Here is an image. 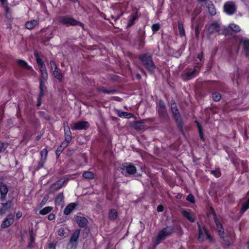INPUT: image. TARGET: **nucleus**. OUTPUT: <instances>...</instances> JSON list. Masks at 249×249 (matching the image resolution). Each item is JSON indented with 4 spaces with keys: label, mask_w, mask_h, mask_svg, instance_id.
I'll return each instance as SVG.
<instances>
[{
    "label": "nucleus",
    "mask_w": 249,
    "mask_h": 249,
    "mask_svg": "<svg viewBox=\"0 0 249 249\" xmlns=\"http://www.w3.org/2000/svg\"><path fill=\"white\" fill-rule=\"evenodd\" d=\"M83 177L87 179H91L94 178V174L90 171H86L83 173Z\"/></svg>",
    "instance_id": "obj_29"
},
{
    "label": "nucleus",
    "mask_w": 249,
    "mask_h": 249,
    "mask_svg": "<svg viewBox=\"0 0 249 249\" xmlns=\"http://www.w3.org/2000/svg\"><path fill=\"white\" fill-rule=\"evenodd\" d=\"M160 25L159 24H154L152 26V29L153 32H157L160 29Z\"/></svg>",
    "instance_id": "obj_45"
},
{
    "label": "nucleus",
    "mask_w": 249,
    "mask_h": 249,
    "mask_svg": "<svg viewBox=\"0 0 249 249\" xmlns=\"http://www.w3.org/2000/svg\"><path fill=\"white\" fill-rule=\"evenodd\" d=\"M67 181V179H60L52 185L50 188V192L54 193L60 189L63 184Z\"/></svg>",
    "instance_id": "obj_10"
},
{
    "label": "nucleus",
    "mask_w": 249,
    "mask_h": 249,
    "mask_svg": "<svg viewBox=\"0 0 249 249\" xmlns=\"http://www.w3.org/2000/svg\"><path fill=\"white\" fill-rule=\"evenodd\" d=\"M118 216V213L116 210L111 209L108 213V217L110 220H115Z\"/></svg>",
    "instance_id": "obj_26"
},
{
    "label": "nucleus",
    "mask_w": 249,
    "mask_h": 249,
    "mask_svg": "<svg viewBox=\"0 0 249 249\" xmlns=\"http://www.w3.org/2000/svg\"><path fill=\"white\" fill-rule=\"evenodd\" d=\"M65 230L63 228H60L58 231V234L60 236H63L64 235Z\"/></svg>",
    "instance_id": "obj_49"
},
{
    "label": "nucleus",
    "mask_w": 249,
    "mask_h": 249,
    "mask_svg": "<svg viewBox=\"0 0 249 249\" xmlns=\"http://www.w3.org/2000/svg\"><path fill=\"white\" fill-rule=\"evenodd\" d=\"M46 201H47V198L44 197L42 200V202H45Z\"/></svg>",
    "instance_id": "obj_60"
},
{
    "label": "nucleus",
    "mask_w": 249,
    "mask_h": 249,
    "mask_svg": "<svg viewBox=\"0 0 249 249\" xmlns=\"http://www.w3.org/2000/svg\"><path fill=\"white\" fill-rule=\"evenodd\" d=\"M172 113L174 115V117L176 120V122L178 125L181 126L182 124V120L180 117V115L178 112V110H172Z\"/></svg>",
    "instance_id": "obj_19"
},
{
    "label": "nucleus",
    "mask_w": 249,
    "mask_h": 249,
    "mask_svg": "<svg viewBox=\"0 0 249 249\" xmlns=\"http://www.w3.org/2000/svg\"><path fill=\"white\" fill-rule=\"evenodd\" d=\"M212 98L214 101L218 102L221 99V95L219 93L214 92L212 94Z\"/></svg>",
    "instance_id": "obj_35"
},
{
    "label": "nucleus",
    "mask_w": 249,
    "mask_h": 249,
    "mask_svg": "<svg viewBox=\"0 0 249 249\" xmlns=\"http://www.w3.org/2000/svg\"><path fill=\"white\" fill-rule=\"evenodd\" d=\"M30 241L31 243H33L35 241V235L34 234L33 231L31 230L30 231Z\"/></svg>",
    "instance_id": "obj_48"
},
{
    "label": "nucleus",
    "mask_w": 249,
    "mask_h": 249,
    "mask_svg": "<svg viewBox=\"0 0 249 249\" xmlns=\"http://www.w3.org/2000/svg\"><path fill=\"white\" fill-rule=\"evenodd\" d=\"M39 25V20L33 19L27 21L25 23V27L29 30H32L38 26Z\"/></svg>",
    "instance_id": "obj_13"
},
{
    "label": "nucleus",
    "mask_w": 249,
    "mask_h": 249,
    "mask_svg": "<svg viewBox=\"0 0 249 249\" xmlns=\"http://www.w3.org/2000/svg\"><path fill=\"white\" fill-rule=\"evenodd\" d=\"M248 248L249 249V242H248Z\"/></svg>",
    "instance_id": "obj_61"
},
{
    "label": "nucleus",
    "mask_w": 249,
    "mask_h": 249,
    "mask_svg": "<svg viewBox=\"0 0 249 249\" xmlns=\"http://www.w3.org/2000/svg\"><path fill=\"white\" fill-rule=\"evenodd\" d=\"M52 210L53 207H46L40 211L39 214L41 215H45L50 212Z\"/></svg>",
    "instance_id": "obj_30"
},
{
    "label": "nucleus",
    "mask_w": 249,
    "mask_h": 249,
    "mask_svg": "<svg viewBox=\"0 0 249 249\" xmlns=\"http://www.w3.org/2000/svg\"><path fill=\"white\" fill-rule=\"evenodd\" d=\"M59 22L63 24H66L67 25H80L81 26H83V24L82 23L75 20L74 19L67 17H61L59 19Z\"/></svg>",
    "instance_id": "obj_4"
},
{
    "label": "nucleus",
    "mask_w": 249,
    "mask_h": 249,
    "mask_svg": "<svg viewBox=\"0 0 249 249\" xmlns=\"http://www.w3.org/2000/svg\"><path fill=\"white\" fill-rule=\"evenodd\" d=\"M211 173L215 177H219L221 176V173L219 170H212Z\"/></svg>",
    "instance_id": "obj_42"
},
{
    "label": "nucleus",
    "mask_w": 249,
    "mask_h": 249,
    "mask_svg": "<svg viewBox=\"0 0 249 249\" xmlns=\"http://www.w3.org/2000/svg\"><path fill=\"white\" fill-rule=\"evenodd\" d=\"M6 195L0 194V199L1 202L4 201L5 200Z\"/></svg>",
    "instance_id": "obj_52"
},
{
    "label": "nucleus",
    "mask_w": 249,
    "mask_h": 249,
    "mask_svg": "<svg viewBox=\"0 0 249 249\" xmlns=\"http://www.w3.org/2000/svg\"><path fill=\"white\" fill-rule=\"evenodd\" d=\"M49 248L50 249H54V245L53 244H51L49 245Z\"/></svg>",
    "instance_id": "obj_58"
},
{
    "label": "nucleus",
    "mask_w": 249,
    "mask_h": 249,
    "mask_svg": "<svg viewBox=\"0 0 249 249\" xmlns=\"http://www.w3.org/2000/svg\"><path fill=\"white\" fill-rule=\"evenodd\" d=\"M195 34L196 37H198L199 36V30L198 25L196 26L195 27Z\"/></svg>",
    "instance_id": "obj_50"
},
{
    "label": "nucleus",
    "mask_w": 249,
    "mask_h": 249,
    "mask_svg": "<svg viewBox=\"0 0 249 249\" xmlns=\"http://www.w3.org/2000/svg\"><path fill=\"white\" fill-rule=\"evenodd\" d=\"M157 211L158 212H162L163 211V207L162 206H158L157 207Z\"/></svg>",
    "instance_id": "obj_55"
},
{
    "label": "nucleus",
    "mask_w": 249,
    "mask_h": 249,
    "mask_svg": "<svg viewBox=\"0 0 249 249\" xmlns=\"http://www.w3.org/2000/svg\"><path fill=\"white\" fill-rule=\"evenodd\" d=\"M249 208V198L248 199L247 202L242 206V208H241V211L242 212H245Z\"/></svg>",
    "instance_id": "obj_40"
},
{
    "label": "nucleus",
    "mask_w": 249,
    "mask_h": 249,
    "mask_svg": "<svg viewBox=\"0 0 249 249\" xmlns=\"http://www.w3.org/2000/svg\"><path fill=\"white\" fill-rule=\"evenodd\" d=\"M197 224L198 227V231H199V234H198V240L199 241L202 242V241H204V240L207 239L210 242H211L212 241V238L208 233L207 230L205 228H203V229H202L199 222H197Z\"/></svg>",
    "instance_id": "obj_5"
},
{
    "label": "nucleus",
    "mask_w": 249,
    "mask_h": 249,
    "mask_svg": "<svg viewBox=\"0 0 249 249\" xmlns=\"http://www.w3.org/2000/svg\"><path fill=\"white\" fill-rule=\"evenodd\" d=\"M53 74L54 77L59 81H61L63 78V74L61 70L57 68L53 70Z\"/></svg>",
    "instance_id": "obj_22"
},
{
    "label": "nucleus",
    "mask_w": 249,
    "mask_h": 249,
    "mask_svg": "<svg viewBox=\"0 0 249 249\" xmlns=\"http://www.w3.org/2000/svg\"><path fill=\"white\" fill-rule=\"evenodd\" d=\"M116 113L122 118H129L133 117V115L127 112L122 111L121 110H115Z\"/></svg>",
    "instance_id": "obj_21"
},
{
    "label": "nucleus",
    "mask_w": 249,
    "mask_h": 249,
    "mask_svg": "<svg viewBox=\"0 0 249 249\" xmlns=\"http://www.w3.org/2000/svg\"><path fill=\"white\" fill-rule=\"evenodd\" d=\"M40 154L41 156V160L40 162L39 163V165L40 167H42L43 166V164L45 162L47 159L48 150L46 148L43 149L41 151Z\"/></svg>",
    "instance_id": "obj_17"
},
{
    "label": "nucleus",
    "mask_w": 249,
    "mask_h": 249,
    "mask_svg": "<svg viewBox=\"0 0 249 249\" xmlns=\"http://www.w3.org/2000/svg\"><path fill=\"white\" fill-rule=\"evenodd\" d=\"M214 222L216 224V230L218 232V235L222 239L224 242L225 244L229 247L230 244L228 240V233L224 231L223 226L221 223L219 222V220L216 217L215 214H214Z\"/></svg>",
    "instance_id": "obj_2"
},
{
    "label": "nucleus",
    "mask_w": 249,
    "mask_h": 249,
    "mask_svg": "<svg viewBox=\"0 0 249 249\" xmlns=\"http://www.w3.org/2000/svg\"><path fill=\"white\" fill-rule=\"evenodd\" d=\"M2 207L0 209V214L5 213L13 206L12 201H9L5 203L2 204Z\"/></svg>",
    "instance_id": "obj_16"
},
{
    "label": "nucleus",
    "mask_w": 249,
    "mask_h": 249,
    "mask_svg": "<svg viewBox=\"0 0 249 249\" xmlns=\"http://www.w3.org/2000/svg\"><path fill=\"white\" fill-rule=\"evenodd\" d=\"M186 199H187L188 201H189V202H191V203H195V198H194V196H193V195H192V194H189V195L187 196Z\"/></svg>",
    "instance_id": "obj_44"
},
{
    "label": "nucleus",
    "mask_w": 249,
    "mask_h": 249,
    "mask_svg": "<svg viewBox=\"0 0 249 249\" xmlns=\"http://www.w3.org/2000/svg\"><path fill=\"white\" fill-rule=\"evenodd\" d=\"M244 51L247 56L249 57V40L245 39L243 41Z\"/></svg>",
    "instance_id": "obj_23"
},
{
    "label": "nucleus",
    "mask_w": 249,
    "mask_h": 249,
    "mask_svg": "<svg viewBox=\"0 0 249 249\" xmlns=\"http://www.w3.org/2000/svg\"><path fill=\"white\" fill-rule=\"evenodd\" d=\"M80 230H76L72 234L68 243L71 249H75L77 245V240L79 236Z\"/></svg>",
    "instance_id": "obj_6"
},
{
    "label": "nucleus",
    "mask_w": 249,
    "mask_h": 249,
    "mask_svg": "<svg viewBox=\"0 0 249 249\" xmlns=\"http://www.w3.org/2000/svg\"><path fill=\"white\" fill-rule=\"evenodd\" d=\"M229 27L233 31L238 33L240 31V28L239 26L233 23H231L229 25Z\"/></svg>",
    "instance_id": "obj_34"
},
{
    "label": "nucleus",
    "mask_w": 249,
    "mask_h": 249,
    "mask_svg": "<svg viewBox=\"0 0 249 249\" xmlns=\"http://www.w3.org/2000/svg\"><path fill=\"white\" fill-rule=\"evenodd\" d=\"M178 29L180 36H184L185 35V30L183 27V24L180 21L178 22Z\"/></svg>",
    "instance_id": "obj_28"
},
{
    "label": "nucleus",
    "mask_w": 249,
    "mask_h": 249,
    "mask_svg": "<svg viewBox=\"0 0 249 249\" xmlns=\"http://www.w3.org/2000/svg\"><path fill=\"white\" fill-rule=\"evenodd\" d=\"M17 63L18 64V65L21 68H25L28 70H33L32 67L29 66L27 63L23 60L18 59L17 60Z\"/></svg>",
    "instance_id": "obj_20"
},
{
    "label": "nucleus",
    "mask_w": 249,
    "mask_h": 249,
    "mask_svg": "<svg viewBox=\"0 0 249 249\" xmlns=\"http://www.w3.org/2000/svg\"><path fill=\"white\" fill-rule=\"evenodd\" d=\"M75 204L71 203L68 205L67 207L65 209L64 213L66 215H69L71 213V211L75 208Z\"/></svg>",
    "instance_id": "obj_24"
},
{
    "label": "nucleus",
    "mask_w": 249,
    "mask_h": 249,
    "mask_svg": "<svg viewBox=\"0 0 249 249\" xmlns=\"http://www.w3.org/2000/svg\"><path fill=\"white\" fill-rule=\"evenodd\" d=\"M36 62H37V63L39 68V70L43 69V68H46V67H45V65L44 64L43 62L42 61V59L40 57L37 58Z\"/></svg>",
    "instance_id": "obj_37"
},
{
    "label": "nucleus",
    "mask_w": 249,
    "mask_h": 249,
    "mask_svg": "<svg viewBox=\"0 0 249 249\" xmlns=\"http://www.w3.org/2000/svg\"><path fill=\"white\" fill-rule=\"evenodd\" d=\"M40 72V76L39 78V85L45 86L44 83L48 79V73L46 68H43L39 70Z\"/></svg>",
    "instance_id": "obj_12"
},
{
    "label": "nucleus",
    "mask_w": 249,
    "mask_h": 249,
    "mask_svg": "<svg viewBox=\"0 0 249 249\" xmlns=\"http://www.w3.org/2000/svg\"><path fill=\"white\" fill-rule=\"evenodd\" d=\"M8 144L5 142H0V153L4 151L8 147Z\"/></svg>",
    "instance_id": "obj_39"
},
{
    "label": "nucleus",
    "mask_w": 249,
    "mask_h": 249,
    "mask_svg": "<svg viewBox=\"0 0 249 249\" xmlns=\"http://www.w3.org/2000/svg\"><path fill=\"white\" fill-rule=\"evenodd\" d=\"M139 59L143 66L150 73H153L156 68V66L152 59V55L149 53L140 55Z\"/></svg>",
    "instance_id": "obj_1"
},
{
    "label": "nucleus",
    "mask_w": 249,
    "mask_h": 249,
    "mask_svg": "<svg viewBox=\"0 0 249 249\" xmlns=\"http://www.w3.org/2000/svg\"><path fill=\"white\" fill-rule=\"evenodd\" d=\"M75 219L76 223L78 224L79 227L82 228L86 226L88 223V220L86 217L80 216H76L75 217Z\"/></svg>",
    "instance_id": "obj_15"
},
{
    "label": "nucleus",
    "mask_w": 249,
    "mask_h": 249,
    "mask_svg": "<svg viewBox=\"0 0 249 249\" xmlns=\"http://www.w3.org/2000/svg\"><path fill=\"white\" fill-rule=\"evenodd\" d=\"M203 54L202 53H199L197 55V58H198L200 60V61H201L203 58Z\"/></svg>",
    "instance_id": "obj_53"
},
{
    "label": "nucleus",
    "mask_w": 249,
    "mask_h": 249,
    "mask_svg": "<svg viewBox=\"0 0 249 249\" xmlns=\"http://www.w3.org/2000/svg\"><path fill=\"white\" fill-rule=\"evenodd\" d=\"M224 11L229 15L233 14L236 10V6L232 1L226 2L224 6Z\"/></svg>",
    "instance_id": "obj_9"
},
{
    "label": "nucleus",
    "mask_w": 249,
    "mask_h": 249,
    "mask_svg": "<svg viewBox=\"0 0 249 249\" xmlns=\"http://www.w3.org/2000/svg\"><path fill=\"white\" fill-rule=\"evenodd\" d=\"M41 137V135L37 136L36 137V141H39Z\"/></svg>",
    "instance_id": "obj_59"
},
{
    "label": "nucleus",
    "mask_w": 249,
    "mask_h": 249,
    "mask_svg": "<svg viewBox=\"0 0 249 249\" xmlns=\"http://www.w3.org/2000/svg\"><path fill=\"white\" fill-rule=\"evenodd\" d=\"M61 148H62V146H60V147L58 148V149L56 151V154H58L59 152L62 151V150Z\"/></svg>",
    "instance_id": "obj_57"
},
{
    "label": "nucleus",
    "mask_w": 249,
    "mask_h": 249,
    "mask_svg": "<svg viewBox=\"0 0 249 249\" xmlns=\"http://www.w3.org/2000/svg\"><path fill=\"white\" fill-rule=\"evenodd\" d=\"M22 216V213L20 212H18L16 214V217L17 219H19Z\"/></svg>",
    "instance_id": "obj_54"
},
{
    "label": "nucleus",
    "mask_w": 249,
    "mask_h": 249,
    "mask_svg": "<svg viewBox=\"0 0 249 249\" xmlns=\"http://www.w3.org/2000/svg\"><path fill=\"white\" fill-rule=\"evenodd\" d=\"M0 194L7 195L8 192V188L5 184H1L0 185Z\"/></svg>",
    "instance_id": "obj_32"
},
{
    "label": "nucleus",
    "mask_w": 249,
    "mask_h": 249,
    "mask_svg": "<svg viewBox=\"0 0 249 249\" xmlns=\"http://www.w3.org/2000/svg\"><path fill=\"white\" fill-rule=\"evenodd\" d=\"M50 66H51V70L53 71V69H57L58 68L57 67L55 62L53 61H51L50 62Z\"/></svg>",
    "instance_id": "obj_47"
},
{
    "label": "nucleus",
    "mask_w": 249,
    "mask_h": 249,
    "mask_svg": "<svg viewBox=\"0 0 249 249\" xmlns=\"http://www.w3.org/2000/svg\"><path fill=\"white\" fill-rule=\"evenodd\" d=\"M55 218V215L53 213L50 214L48 216V220L51 221Z\"/></svg>",
    "instance_id": "obj_51"
},
{
    "label": "nucleus",
    "mask_w": 249,
    "mask_h": 249,
    "mask_svg": "<svg viewBox=\"0 0 249 249\" xmlns=\"http://www.w3.org/2000/svg\"><path fill=\"white\" fill-rule=\"evenodd\" d=\"M14 214H9L6 218L4 219L1 225L2 228H6L11 225L14 222Z\"/></svg>",
    "instance_id": "obj_11"
},
{
    "label": "nucleus",
    "mask_w": 249,
    "mask_h": 249,
    "mask_svg": "<svg viewBox=\"0 0 249 249\" xmlns=\"http://www.w3.org/2000/svg\"><path fill=\"white\" fill-rule=\"evenodd\" d=\"M99 91H102L106 94H113L116 92V90L115 89H107L104 88H101L98 89Z\"/></svg>",
    "instance_id": "obj_31"
},
{
    "label": "nucleus",
    "mask_w": 249,
    "mask_h": 249,
    "mask_svg": "<svg viewBox=\"0 0 249 249\" xmlns=\"http://www.w3.org/2000/svg\"><path fill=\"white\" fill-rule=\"evenodd\" d=\"M64 200V196L62 193H59L55 198V202L59 205H60Z\"/></svg>",
    "instance_id": "obj_33"
},
{
    "label": "nucleus",
    "mask_w": 249,
    "mask_h": 249,
    "mask_svg": "<svg viewBox=\"0 0 249 249\" xmlns=\"http://www.w3.org/2000/svg\"><path fill=\"white\" fill-rule=\"evenodd\" d=\"M174 230V228L172 227H167L163 228L158 234L156 239V245H158L161 241L170 235L173 232Z\"/></svg>",
    "instance_id": "obj_3"
},
{
    "label": "nucleus",
    "mask_w": 249,
    "mask_h": 249,
    "mask_svg": "<svg viewBox=\"0 0 249 249\" xmlns=\"http://www.w3.org/2000/svg\"><path fill=\"white\" fill-rule=\"evenodd\" d=\"M195 72V70L193 71H192L187 72L185 75V77H184L185 79H190L191 77L193 76Z\"/></svg>",
    "instance_id": "obj_43"
},
{
    "label": "nucleus",
    "mask_w": 249,
    "mask_h": 249,
    "mask_svg": "<svg viewBox=\"0 0 249 249\" xmlns=\"http://www.w3.org/2000/svg\"><path fill=\"white\" fill-rule=\"evenodd\" d=\"M71 136L68 134L65 136V140L62 143L63 145H65V146H67L69 142L71 141Z\"/></svg>",
    "instance_id": "obj_38"
},
{
    "label": "nucleus",
    "mask_w": 249,
    "mask_h": 249,
    "mask_svg": "<svg viewBox=\"0 0 249 249\" xmlns=\"http://www.w3.org/2000/svg\"><path fill=\"white\" fill-rule=\"evenodd\" d=\"M1 2H3L5 0H0Z\"/></svg>",
    "instance_id": "obj_63"
},
{
    "label": "nucleus",
    "mask_w": 249,
    "mask_h": 249,
    "mask_svg": "<svg viewBox=\"0 0 249 249\" xmlns=\"http://www.w3.org/2000/svg\"><path fill=\"white\" fill-rule=\"evenodd\" d=\"M209 10L210 14L212 15H214L216 13L215 10L214 8L213 5H212V6L209 7Z\"/></svg>",
    "instance_id": "obj_46"
},
{
    "label": "nucleus",
    "mask_w": 249,
    "mask_h": 249,
    "mask_svg": "<svg viewBox=\"0 0 249 249\" xmlns=\"http://www.w3.org/2000/svg\"><path fill=\"white\" fill-rule=\"evenodd\" d=\"M86 236H83V237H84V238H86Z\"/></svg>",
    "instance_id": "obj_64"
},
{
    "label": "nucleus",
    "mask_w": 249,
    "mask_h": 249,
    "mask_svg": "<svg viewBox=\"0 0 249 249\" xmlns=\"http://www.w3.org/2000/svg\"><path fill=\"white\" fill-rule=\"evenodd\" d=\"M89 126V124L87 121H79L73 123L71 125L72 130H83L87 129Z\"/></svg>",
    "instance_id": "obj_7"
},
{
    "label": "nucleus",
    "mask_w": 249,
    "mask_h": 249,
    "mask_svg": "<svg viewBox=\"0 0 249 249\" xmlns=\"http://www.w3.org/2000/svg\"><path fill=\"white\" fill-rule=\"evenodd\" d=\"M123 172H125L127 174L130 175H133L136 172V168L132 164H128L126 166H124L122 168Z\"/></svg>",
    "instance_id": "obj_14"
},
{
    "label": "nucleus",
    "mask_w": 249,
    "mask_h": 249,
    "mask_svg": "<svg viewBox=\"0 0 249 249\" xmlns=\"http://www.w3.org/2000/svg\"><path fill=\"white\" fill-rule=\"evenodd\" d=\"M196 123H197V127H198V131H199V137L201 139H203V133H202V127H201L200 124L197 122L196 121Z\"/></svg>",
    "instance_id": "obj_41"
},
{
    "label": "nucleus",
    "mask_w": 249,
    "mask_h": 249,
    "mask_svg": "<svg viewBox=\"0 0 249 249\" xmlns=\"http://www.w3.org/2000/svg\"><path fill=\"white\" fill-rule=\"evenodd\" d=\"M201 1H204L205 0H199Z\"/></svg>",
    "instance_id": "obj_62"
},
{
    "label": "nucleus",
    "mask_w": 249,
    "mask_h": 249,
    "mask_svg": "<svg viewBox=\"0 0 249 249\" xmlns=\"http://www.w3.org/2000/svg\"><path fill=\"white\" fill-rule=\"evenodd\" d=\"M131 126L136 130H139L144 129L143 123L141 122H135L132 124Z\"/></svg>",
    "instance_id": "obj_25"
},
{
    "label": "nucleus",
    "mask_w": 249,
    "mask_h": 249,
    "mask_svg": "<svg viewBox=\"0 0 249 249\" xmlns=\"http://www.w3.org/2000/svg\"><path fill=\"white\" fill-rule=\"evenodd\" d=\"M34 54H35V57L36 58V59H37V58H39L40 57L37 52H36V51L35 52Z\"/></svg>",
    "instance_id": "obj_56"
},
{
    "label": "nucleus",
    "mask_w": 249,
    "mask_h": 249,
    "mask_svg": "<svg viewBox=\"0 0 249 249\" xmlns=\"http://www.w3.org/2000/svg\"><path fill=\"white\" fill-rule=\"evenodd\" d=\"M207 31L208 37L210 38L212 34L218 33L220 31V26L217 22L212 23L208 26Z\"/></svg>",
    "instance_id": "obj_8"
},
{
    "label": "nucleus",
    "mask_w": 249,
    "mask_h": 249,
    "mask_svg": "<svg viewBox=\"0 0 249 249\" xmlns=\"http://www.w3.org/2000/svg\"><path fill=\"white\" fill-rule=\"evenodd\" d=\"M46 89L45 86L39 85V94L37 97V106L39 107L41 105V100L42 97L43 96L44 94V90Z\"/></svg>",
    "instance_id": "obj_18"
},
{
    "label": "nucleus",
    "mask_w": 249,
    "mask_h": 249,
    "mask_svg": "<svg viewBox=\"0 0 249 249\" xmlns=\"http://www.w3.org/2000/svg\"><path fill=\"white\" fill-rule=\"evenodd\" d=\"M137 18V14H136L135 15H134L131 19H130L128 21V23L127 25L128 27H130L131 26H132L134 24V22L136 20V19Z\"/></svg>",
    "instance_id": "obj_36"
},
{
    "label": "nucleus",
    "mask_w": 249,
    "mask_h": 249,
    "mask_svg": "<svg viewBox=\"0 0 249 249\" xmlns=\"http://www.w3.org/2000/svg\"><path fill=\"white\" fill-rule=\"evenodd\" d=\"M182 214L184 217H185L190 222H194L195 219L192 214L189 212L186 211H182Z\"/></svg>",
    "instance_id": "obj_27"
}]
</instances>
